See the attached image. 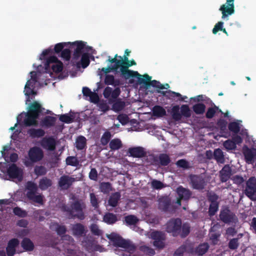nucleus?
<instances>
[{
  "label": "nucleus",
  "mask_w": 256,
  "mask_h": 256,
  "mask_svg": "<svg viewBox=\"0 0 256 256\" xmlns=\"http://www.w3.org/2000/svg\"><path fill=\"white\" fill-rule=\"evenodd\" d=\"M142 77L145 82H142V84H144L146 86H152V87L158 88L160 90H163L164 88L167 89V88H165L164 86L161 84L160 82L156 80H151L152 77L148 74H144Z\"/></svg>",
  "instance_id": "4be33fe9"
},
{
  "label": "nucleus",
  "mask_w": 256,
  "mask_h": 256,
  "mask_svg": "<svg viewBox=\"0 0 256 256\" xmlns=\"http://www.w3.org/2000/svg\"><path fill=\"white\" fill-rule=\"evenodd\" d=\"M60 120L66 124H70L73 122L74 118L72 116H68V114H62L60 116Z\"/></svg>",
  "instance_id": "0e129e2a"
},
{
  "label": "nucleus",
  "mask_w": 256,
  "mask_h": 256,
  "mask_svg": "<svg viewBox=\"0 0 256 256\" xmlns=\"http://www.w3.org/2000/svg\"><path fill=\"white\" fill-rule=\"evenodd\" d=\"M106 236L114 246L124 248L130 253H133L136 250V246L130 240L123 238L116 233L112 232Z\"/></svg>",
  "instance_id": "20e7f679"
},
{
  "label": "nucleus",
  "mask_w": 256,
  "mask_h": 256,
  "mask_svg": "<svg viewBox=\"0 0 256 256\" xmlns=\"http://www.w3.org/2000/svg\"><path fill=\"white\" fill-rule=\"evenodd\" d=\"M121 140L118 138H114L112 140L109 144V146L111 150H116L122 147Z\"/></svg>",
  "instance_id": "79ce46f5"
},
{
  "label": "nucleus",
  "mask_w": 256,
  "mask_h": 256,
  "mask_svg": "<svg viewBox=\"0 0 256 256\" xmlns=\"http://www.w3.org/2000/svg\"><path fill=\"white\" fill-rule=\"evenodd\" d=\"M90 202L93 208L94 209L98 208L99 207V202L98 198H96V194L92 192L90 194Z\"/></svg>",
  "instance_id": "864d4df0"
},
{
  "label": "nucleus",
  "mask_w": 256,
  "mask_h": 256,
  "mask_svg": "<svg viewBox=\"0 0 256 256\" xmlns=\"http://www.w3.org/2000/svg\"><path fill=\"white\" fill-rule=\"evenodd\" d=\"M208 250V244L207 242L200 244L196 249V253L202 256Z\"/></svg>",
  "instance_id": "49530a36"
},
{
  "label": "nucleus",
  "mask_w": 256,
  "mask_h": 256,
  "mask_svg": "<svg viewBox=\"0 0 256 256\" xmlns=\"http://www.w3.org/2000/svg\"><path fill=\"white\" fill-rule=\"evenodd\" d=\"M103 221L108 224H113L118 221V218L116 214L108 212L104 216Z\"/></svg>",
  "instance_id": "7c9ffc66"
},
{
  "label": "nucleus",
  "mask_w": 256,
  "mask_h": 256,
  "mask_svg": "<svg viewBox=\"0 0 256 256\" xmlns=\"http://www.w3.org/2000/svg\"><path fill=\"white\" fill-rule=\"evenodd\" d=\"M13 212L15 215L20 218H24L27 216V212L26 210H22L21 208L18 206L14 208Z\"/></svg>",
  "instance_id": "052dcab7"
},
{
  "label": "nucleus",
  "mask_w": 256,
  "mask_h": 256,
  "mask_svg": "<svg viewBox=\"0 0 256 256\" xmlns=\"http://www.w3.org/2000/svg\"><path fill=\"white\" fill-rule=\"evenodd\" d=\"M136 62L134 60H132L130 61V64H128L127 66L124 68H122V70L124 72H128V73H132V74L135 75L134 78H138V82L139 84H142V82H145L144 80L142 78V76L138 72L136 71H134L132 70L128 69V68L132 66L136 65Z\"/></svg>",
  "instance_id": "393cba45"
},
{
  "label": "nucleus",
  "mask_w": 256,
  "mask_h": 256,
  "mask_svg": "<svg viewBox=\"0 0 256 256\" xmlns=\"http://www.w3.org/2000/svg\"><path fill=\"white\" fill-rule=\"evenodd\" d=\"M56 118L55 117L47 116L41 121V126L46 128H50L54 126Z\"/></svg>",
  "instance_id": "c756f323"
},
{
  "label": "nucleus",
  "mask_w": 256,
  "mask_h": 256,
  "mask_svg": "<svg viewBox=\"0 0 256 256\" xmlns=\"http://www.w3.org/2000/svg\"><path fill=\"white\" fill-rule=\"evenodd\" d=\"M172 116L176 122L181 120L182 116L188 118L191 116V112L187 104H182L180 108L178 105L174 106L172 108Z\"/></svg>",
  "instance_id": "423d86ee"
},
{
  "label": "nucleus",
  "mask_w": 256,
  "mask_h": 256,
  "mask_svg": "<svg viewBox=\"0 0 256 256\" xmlns=\"http://www.w3.org/2000/svg\"><path fill=\"white\" fill-rule=\"evenodd\" d=\"M189 178L190 184L194 189L202 190L206 184L204 178L202 176L191 174Z\"/></svg>",
  "instance_id": "6e6552de"
},
{
  "label": "nucleus",
  "mask_w": 256,
  "mask_h": 256,
  "mask_svg": "<svg viewBox=\"0 0 256 256\" xmlns=\"http://www.w3.org/2000/svg\"><path fill=\"white\" fill-rule=\"evenodd\" d=\"M21 246L25 251L27 252L32 251L34 248L33 242L28 238H23L21 242Z\"/></svg>",
  "instance_id": "2f4dec72"
},
{
  "label": "nucleus",
  "mask_w": 256,
  "mask_h": 256,
  "mask_svg": "<svg viewBox=\"0 0 256 256\" xmlns=\"http://www.w3.org/2000/svg\"><path fill=\"white\" fill-rule=\"evenodd\" d=\"M52 68L54 72L59 73L63 70V64L60 61H58L52 66Z\"/></svg>",
  "instance_id": "774afa93"
},
{
  "label": "nucleus",
  "mask_w": 256,
  "mask_h": 256,
  "mask_svg": "<svg viewBox=\"0 0 256 256\" xmlns=\"http://www.w3.org/2000/svg\"><path fill=\"white\" fill-rule=\"evenodd\" d=\"M66 164L68 166H77L79 164V161L77 158L74 156H68L66 160Z\"/></svg>",
  "instance_id": "3c124183"
},
{
  "label": "nucleus",
  "mask_w": 256,
  "mask_h": 256,
  "mask_svg": "<svg viewBox=\"0 0 256 256\" xmlns=\"http://www.w3.org/2000/svg\"><path fill=\"white\" fill-rule=\"evenodd\" d=\"M86 138L82 136H78L76 140V148L78 150H82L86 147Z\"/></svg>",
  "instance_id": "58836bf2"
},
{
  "label": "nucleus",
  "mask_w": 256,
  "mask_h": 256,
  "mask_svg": "<svg viewBox=\"0 0 256 256\" xmlns=\"http://www.w3.org/2000/svg\"><path fill=\"white\" fill-rule=\"evenodd\" d=\"M246 194L251 200H256V178L252 177L246 182Z\"/></svg>",
  "instance_id": "1a4fd4ad"
},
{
  "label": "nucleus",
  "mask_w": 256,
  "mask_h": 256,
  "mask_svg": "<svg viewBox=\"0 0 256 256\" xmlns=\"http://www.w3.org/2000/svg\"><path fill=\"white\" fill-rule=\"evenodd\" d=\"M85 206L84 204L80 200H76L71 204L70 207L66 204H63L60 206V210L62 212L67 213L68 218L72 219L76 218L83 220L84 218V214L83 208Z\"/></svg>",
  "instance_id": "7ed1b4c3"
},
{
  "label": "nucleus",
  "mask_w": 256,
  "mask_h": 256,
  "mask_svg": "<svg viewBox=\"0 0 256 256\" xmlns=\"http://www.w3.org/2000/svg\"><path fill=\"white\" fill-rule=\"evenodd\" d=\"M72 234L76 238L85 236L86 233L85 226L81 223H76L71 226Z\"/></svg>",
  "instance_id": "4468645a"
},
{
  "label": "nucleus",
  "mask_w": 256,
  "mask_h": 256,
  "mask_svg": "<svg viewBox=\"0 0 256 256\" xmlns=\"http://www.w3.org/2000/svg\"><path fill=\"white\" fill-rule=\"evenodd\" d=\"M19 244V240L16 238H12L8 241L6 247V253L8 256H14L15 254L16 248Z\"/></svg>",
  "instance_id": "412c9836"
},
{
  "label": "nucleus",
  "mask_w": 256,
  "mask_h": 256,
  "mask_svg": "<svg viewBox=\"0 0 256 256\" xmlns=\"http://www.w3.org/2000/svg\"><path fill=\"white\" fill-rule=\"evenodd\" d=\"M26 188L28 190L26 195L29 200L40 204H43V196L41 194L36 195L38 190L36 184L32 182L28 181L26 183Z\"/></svg>",
  "instance_id": "39448f33"
},
{
  "label": "nucleus",
  "mask_w": 256,
  "mask_h": 256,
  "mask_svg": "<svg viewBox=\"0 0 256 256\" xmlns=\"http://www.w3.org/2000/svg\"><path fill=\"white\" fill-rule=\"evenodd\" d=\"M242 153L244 156L246 162L248 164H253L256 162V149L248 148L244 146L242 148Z\"/></svg>",
  "instance_id": "9b49d317"
},
{
  "label": "nucleus",
  "mask_w": 256,
  "mask_h": 256,
  "mask_svg": "<svg viewBox=\"0 0 256 256\" xmlns=\"http://www.w3.org/2000/svg\"><path fill=\"white\" fill-rule=\"evenodd\" d=\"M117 120L123 126L129 122V118L126 114H120L117 117Z\"/></svg>",
  "instance_id": "69168bd1"
},
{
  "label": "nucleus",
  "mask_w": 256,
  "mask_h": 256,
  "mask_svg": "<svg viewBox=\"0 0 256 256\" xmlns=\"http://www.w3.org/2000/svg\"><path fill=\"white\" fill-rule=\"evenodd\" d=\"M101 191L104 193H108L112 190V185L109 182H102L100 185Z\"/></svg>",
  "instance_id": "e2e57ef3"
},
{
  "label": "nucleus",
  "mask_w": 256,
  "mask_h": 256,
  "mask_svg": "<svg viewBox=\"0 0 256 256\" xmlns=\"http://www.w3.org/2000/svg\"><path fill=\"white\" fill-rule=\"evenodd\" d=\"M128 64H130V61L126 62H123L122 67L120 68V72H121V74L122 76V77H124L126 80H128L130 78L135 77V75L132 74V73H130H130H129V72L128 73V72L124 73L122 71V68H125L126 66H127Z\"/></svg>",
  "instance_id": "09e8293b"
},
{
  "label": "nucleus",
  "mask_w": 256,
  "mask_h": 256,
  "mask_svg": "<svg viewBox=\"0 0 256 256\" xmlns=\"http://www.w3.org/2000/svg\"><path fill=\"white\" fill-rule=\"evenodd\" d=\"M241 123L242 121L240 120H236L231 122L229 124L228 128L232 132L237 134L240 130L241 127L242 126Z\"/></svg>",
  "instance_id": "ea45409f"
},
{
  "label": "nucleus",
  "mask_w": 256,
  "mask_h": 256,
  "mask_svg": "<svg viewBox=\"0 0 256 256\" xmlns=\"http://www.w3.org/2000/svg\"><path fill=\"white\" fill-rule=\"evenodd\" d=\"M218 112H221V110H219L218 107L214 106L212 102L209 101V118L212 116L215 113Z\"/></svg>",
  "instance_id": "680f3d73"
},
{
  "label": "nucleus",
  "mask_w": 256,
  "mask_h": 256,
  "mask_svg": "<svg viewBox=\"0 0 256 256\" xmlns=\"http://www.w3.org/2000/svg\"><path fill=\"white\" fill-rule=\"evenodd\" d=\"M32 82L30 80H28L27 81L25 87H24V92H25V95L27 96H30L32 94H36V92H34V90L31 89L30 88V84Z\"/></svg>",
  "instance_id": "bf43d9fd"
},
{
  "label": "nucleus",
  "mask_w": 256,
  "mask_h": 256,
  "mask_svg": "<svg viewBox=\"0 0 256 256\" xmlns=\"http://www.w3.org/2000/svg\"><path fill=\"white\" fill-rule=\"evenodd\" d=\"M34 172L38 176H44L47 172V170L44 166H36L34 168Z\"/></svg>",
  "instance_id": "603ef678"
},
{
  "label": "nucleus",
  "mask_w": 256,
  "mask_h": 256,
  "mask_svg": "<svg viewBox=\"0 0 256 256\" xmlns=\"http://www.w3.org/2000/svg\"><path fill=\"white\" fill-rule=\"evenodd\" d=\"M116 100L114 102L112 106V110L116 112L122 110L125 107V102L121 99Z\"/></svg>",
  "instance_id": "a19ab883"
},
{
  "label": "nucleus",
  "mask_w": 256,
  "mask_h": 256,
  "mask_svg": "<svg viewBox=\"0 0 256 256\" xmlns=\"http://www.w3.org/2000/svg\"><path fill=\"white\" fill-rule=\"evenodd\" d=\"M120 94V88L117 87L112 90V88L109 86H106L103 92V95L104 98L108 99L110 97L113 99H116Z\"/></svg>",
  "instance_id": "2eb2a0df"
},
{
  "label": "nucleus",
  "mask_w": 256,
  "mask_h": 256,
  "mask_svg": "<svg viewBox=\"0 0 256 256\" xmlns=\"http://www.w3.org/2000/svg\"><path fill=\"white\" fill-rule=\"evenodd\" d=\"M166 231L170 234L173 236H180L184 238L190 232V226L188 224L184 223L180 218H172L166 224Z\"/></svg>",
  "instance_id": "f03ea898"
},
{
  "label": "nucleus",
  "mask_w": 256,
  "mask_h": 256,
  "mask_svg": "<svg viewBox=\"0 0 256 256\" xmlns=\"http://www.w3.org/2000/svg\"><path fill=\"white\" fill-rule=\"evenodd\" d=\"M121 194L119 192H115L112 194L108 200V204L112 207H116L120 200Z\"/></svg>",
  "instance_id": "473e14b6"
},
{
  "label": "nucleus",
  "mask_w": 256,
  "mask_h": 256,
  "mask_svg": "<svg viewBox=\"0 0 256 256\" xmlns=\"http://www.w3.org/2000/svg\"><path fill=\"white\" fill-rule=\"evenodd\" d=\"M224 147L228 150H233L236 148V144L234 141L231 140H227L224 142Z\"/></svg>",
  "instance_id": "338daca9"
},
{
  "label": "nucleus",
  "mask_w": 256,
  "mask_h": 256,
  "mask_svg": "<svg viewBox=\"0 0 256 256\" xmlns=\"http://www.w3.org/2000/svg\"><path fill=\"white\" fill-rule=\"evenodd\" d=\"M153 114L154 116L162 117L166 115V110L161 106H156L152 108Z\"/></svg>",
  "instance_id": "37998d69"
},
{
  "label": "nucleus",
  "mask_w": 256,
  "mask_h": 256,
  "mask_svg": "<svg viewBox=\"0 0 256 256\" xmlns=\"http://www.w3.org/2000/svg\"><path fill=\"white\" fill-rule=\"evenodd\" d=\"M52 180L47 177L44 176L40 179L38 184V187L41 190H45L49 187H50L52 186Z\"/></svg>",
  "instance_id": "72a5a7b5"
},
{
  "label": "nucleus",
  "mask_w": 256,
  "mask_h": 256,
  "mask_svg": "<svg viewBox=\"0 0 256 256\" xmlns=\"http://www.w3.org/2000/svg\"><path fill=\"white\" fill-rule=\"evenodd\" d=\"M192 108L193 110L196 114H202L204 112L206 106L202 103H198L194 104Z\"/></svg>",
  "instance_id": "8fccbe9b"
},
{
  "label": "nucleus",
  "mask_w": 256,
  "mask_h": 256,
  "mask_svg": "<svg viewBox=\"0 0 256 256\" xmlns=\"http://www.w3.org/2000/svg\"><path fill=\"white\" fill-rule=\"evenodd\" d=\"M40 146L44 148L52 151L56 148V140L52 137L44 138L40 142Z\"/></svg>",
  "instance_id": "6ab92c4d"
},
{
  "label": "nucleus",
  "mask_w": 256,
  "mask_h": 256,
  "mask_svg": "<svg viewBox=\"0 0 256 256\" xmlns=\"http://www.w3.org/2000/svg\"><path fill=\"white\" fill-rule=\"evenodd\" d=\"M151 238L154 240L153 245L158 248H163L164 247V240H165L164 234L160 231H154L150 234Z\"/></svg>",
  "instance_id": "f8f14e48"
},
{
  "label": "nucleus",
  "mask_w": 256,
  "mask_h": 256,
  "mask_svg": "<svg viewBox=\"0 0 256 256\" xmlns=\"http://www.w3.org/2000/svg\"><path fill=\"white\" fill-rule=\"evenodd\" d=\"M217 125L218 127L216 128L217 132L219 133L218 136L226 138L230 136V134L226 132V124L224 120L219 121ZM209 136L218 139V136H215L214 134L209 132Z\"/></svg>",
  "instance_id": "ddd939ff"
},
{
  "label": "nucleus",
  "mask_w": 256,
  "mask_h": 256,
  "mask_svg": "<svg viewBox=\"0 0 256 256\" xmlns=\"http://www.w3.org/2000/svg\"><path fill=\"white\" fill-rule=\"evenodd\" d=\"M138 221V219L134 215H128L124 217V222L128 226L135 225Z\"/></svg>",
  "instance_id": "c03bdc74"
},
{
  "label": "nucleus",
  "mask_w": 256,
  "mask_h": 256,
  "mask_svg": "<svg viewBox=\"0 0 256 256\" xmlns=\"http://www.w3.org/2000/svg\"><path fill=\"white\" fill-rule=\"evenodd\" d=\"M50 228H54L57 234L62 237L66 234L67 231L66 228L65 226L60 225L56 222L52 223L50 226Z\"/></svg>",
  "instance_id": "c85d7f7f"
},
{
  "label": "nucleus",
  "mask_w": 256,
  "mask_h": 256,
  "mask_svg": "<svg viewBox=\"0 0 256 256\" xmlns=\"http://www.w3.org/2000/svg\"><path fill=\"white\" fill-rule=\"evenodd\" d=\"M90 57L88 53H84L82 54L80 62L76 63L78 68H80V66L84 68H86L90 64Z\"/></svg>",
  "instance_id": "e433bc0d"
},
{
  "label": "nucleus",
  "mask_w": 256,
  "mask_h": 256,
  "mask_svg": "<svg viewBox=\"0 0 256 256\" xmlns=\"http://www.w3.org/2000/svg\"><path fill=\"white\" fill-rule=\"evenodd\" d=\"M220 10L222 12V20H228V16L234 13V0H226V2L221 6Z\"/></svg>",
  "instance_id": "0eeeda50"
},
{
  "label": "nucleus",
  "mask_w": 256,
  "mask_h": 256,
  "mask_svg": "<svg viewBox=\"0 0 256 256\" xmlns=\"http://www.w3.org/2000/svg\"><path fill=\"white\" fill-rule=\"evenodd\" d=\"M214 156L216 160L219 163L224 162V157L223 152L220 149H216L214 152Z\"/></svg>",
  "instance_id": "6e6d98bb"
},
{
  "label": "nucleus",
  "mask_w": 256,
  "mask_h": 256,
  "mask_svg": "<svg viewBox=\"0 0 256 256\" xmlns=\"http://www.w3.org/2000/svg\"><path fill=\"white\" fill-rule=\"evenodd\" d=\"M28 156L31 162H37L40 161L44 158V152L40 148L34 146L28 150Z\"/></svg>",
  "instance_id": "9d476101"
},
{
  "label": "nucleus",
  "mask_w": 256,
  "mask_h": 256,
  "mask_svg": "<svg viewBox=\"0 0 256 256\" xmlns=\"http://www.w3.org/2000/svg\"><path fill=\"white\" fill-rule=\"evenodd\" d=\"M176 97H178V100H184V98H182V95L178 92H174L171 91L170 90H168V94L166 96V98L168 99L175 100Z\"/></svg>",
  "instance_id": "4d7b16f0"
},
{
  "label": "nucleus",
  "mask_w": 256,
  "mask_h": 256,
  "mask_svg": "<svg viewBox=\"0 0 256 256\" xmlns=\"http://www.w3.org/2000/svg\"><path fill=\"white\" fill-rule=\"evenodd\" d=\"M32 82L30 80H28L27 81L25 87H24V92H25V95L27 96H30L32 94H36V92H34V90L31 89L30 88V84Z\"/></svg>",
  "instance_id": "13d9d810"
},
{
  "label": "nucleus",
  "mask_w": 256,
  "mask_h": 256,
  "mask_svg": "<svg viewBox=\"0 0 256 256\" xmlns=\"http://www.w3.org/2000/svg\"><path fill=\"white\" fill-rule=\"evenodd\" d=\"M128 152L130 154V156L134 158H140L145 156L146 155L144 149L140 146L129 148Z\"/></svg>",
  "instance_id": "5701e85b"
},
{
  "label": "nucleus",
  "mask_w": 256,
  "mask_h": 256,
  "mask_svg": "<svg viewBox=\"0 0 256 256\" xmlns=\"http://www.w3.org/2000/svg\"><path fill=\"white\" fill-rule=\"evenodd\" d=\"M170 205V200L168 198H162L158 200V208L160 210L166 212Z\"/></svg>",
  "instance_id": "cd10ccee"
},
{
  "label": "nucleus",
  "mask_w": 256,
  "mask_h": 256,
  "mask_svg": "<svg viewBox=\"0 0 256 256\" xmlns=\"http://www.w3.org/2000/svg\"><path fill=\"white\" fill-rule=\"evenodd\" d=\"M70 45L76 46L74 52L73 59L78 60L82 54V50L85 46L84 42L82 41H76L71 43Z\"/></svg>",
  "instance_id": "aec40b11"
},
{
  "label": "nucleus",
  "mask_w": 256,
  "mask_h": 256,
  "mask_svg": "<svg viewBox=\"0 0 256 256\" xmlns=\"http://www.w3.org/2000/svg\"><path fill=\"white\" fill-rule=\"evenodd\" d=\"M71 44V42H60L57 44H56L54 48V52L56 54H58L60 52H62L65 46H68L69 44Z\"/></svg>",
  "instance_id": "5fc2aeb1"
},
{
  "label": "nucleus",
  "mask_w": 256,
  "mask_h": 256,
  "mask_svg": "<svg viewBox=\"0 0 256 256\" xmlns=\"http://www.w3.org/2000/svg\"><path fill=\"white\" fill-rule=\"evenodd\" d=\"M104 83L106 85H112L114 86L122 84L118 79H115L113 75L106 74L104 78Z\"/></svg>",
  "instance_id": "f704fd0d"
},
{
  "label": "nucleus",
  "mask_w": 256,
  "mask_h": 256,
  "mask_svg": "<svg viewBox=\"0 0 256 256\" xmlns=\"http://www.w3.org/2000/svg\"><path fill=\"white\" fill-rule=\"evenodd\" d=\"M231 169L229 166H225L220 172V178L222 182H226L230 177Z\"/></svg>",
  "instance_id": "4c0bfd02"
},
{
  "label": "nucleus",
  "mask_w": 256,
  "mask_h": 256,
  "mask_svg": "<svg viewBox=\"0 0 256 256\" xmlns=\"http://www.w3.org/2000/svg\"><path fill=\"white\" fill-rule=\"evenodd\" d=\"M220 220L225 223L235 222L236 220L235 215L229 210H223L220 215Z\"/></svg>",
  "instance_id": "f3484780"
},
{
  "label": "nucleus",
  "mask_w": 256,
  "mask_h": 256,
  "mask_svg": "<svg viewBox=\"0 0 256 256\" xmlns=\"http://www.w3.org/2000/svg\"><path fill=\"white\" fill-rule=\"evenodd\" d=\"M177 193L180 199L184 200H189L192 196V192L180 186L177 188Z\"/></svg>",
  "instance_id": "bb28decb"
},
{
  "label": "nucleus",
  "mask_w": 256,
  "mask_h": 256,
  "mask_svg": "<svg viewBox=\"0 0 256 256\" xmlns=\"http://www.w3.org/2000/svg\"><path fill=\"white\" fill-rule=\"evenodd\" d=\"M44 110V108L38 102L34 101L29 106L28 112H22L17 116L18 122H20L24 117L23 124L25 126H36L38 124L37 120Z\"/></svg>",
  "instance_id": "f257e3e1"
},
{
  "label": "nucleus",
  "mask_w": 256,
  "mask_h": 256,
  "mask_svg": "<svg viewBox=\"0 0 256 256\" xmlns=\"http://www.w3.org/2000/svg\"><path fill=\"white\" fill-rule=\"evenodd\" d=\"M111 137L112 134L110 132L106 131L104 132L100 140L101 144L103 146H106L110 142Z\"/></svg>",
  "instance_id": "de8ad7c7"
},
{
  "label": "nucleus",
  "mask_w": 256,
  "mask_h": 256,
  "mask_svg": "<svg viewBox=\"0 0 256 256\" xmlns=\"http://www.w3.org/2000/svg\"><path fill=\"white\" fill-rule=\"evenodd\" d=\"M90 230L92 234L96 236H101L102 235L103 232L101 230L98 224H92L90 226Z\"/></svg>",
  "instance_id": "a18cd8bd"
},
{
  "label": "nucleus",
  "mask_w": 256,
  "mask_h": 256,
  "mask_svg": "<svg viewBox=\"0 0 256 256\" xmlns=\"http://www.w3.org/2000/svg\"><path fill=\"white\" fill-rule=\"evenodd\" d=\"M28 134L32 138H38L44 136L45 134V132L41 128H32L28 130Z\"/></svg>",
  "instance_id": "c9c22d12"
},
{
  "label": "nucleus",
  "mask_w": 256,
  "mask_h": 256,
  "mask_svg": "<svg viewBox=\"0 0 256 256\" xmlns=\"http://www.w3.org/2000/svg\"><path fill=\"white\" fill-rule=\"evenodd\" d=\"M154 162L156 164L160 166H167L170 162L171 160L169 156L166 154H160L158 158H154Z\"/></svg>",
  "instance_id": "b1692460"
},
{
  "label": "nucleus",
  "mask_w": 256,
  "mask_h": 256,
  "mask_svg": "<svg viewBox=\"0 0 256 256\" xmlns=\"http://www.w3.org/2000/svg\"><path fill=\"white\" fill-rule=\"evenodd\" d=\"M76 181V178L68 175H63L60 178L58 186L63 189L68 188Z\"/></svg>",
  "instance_id": "a211bd4d"
},
{
  "label": "nucleus",
  "mask_w": 256,
  "mask_h": 256,
  "mask_svg": "<svg viewBox=\"0 0 256 256\" xmlns=\"http://www.w3.org/2000/svg\"><path fill=\"white\" fill-rule=\"evenodd\" d=\"M218 196L214 194L209 196V202H211L209 207V215L214 214L217 212L218 210Z\"/></svg>",
  "instance_id": "a878e982"
},
{
  "label": "nucleus",
  "mask_w": 256,
  "mask_h": 256,
  "mask_svg": "<svg viewBox=\"0 0 256 256\" xmlns=\"http://www.w3.org/2000/svg\"><path fill=\"white\" fill-rule=\"evenodd\" d=\"M7 173L10 178H22V170L17 166L12 164L8 168Z\"/></svg>",
  "instance_id": "dca6fc26"
}]
</instances>
